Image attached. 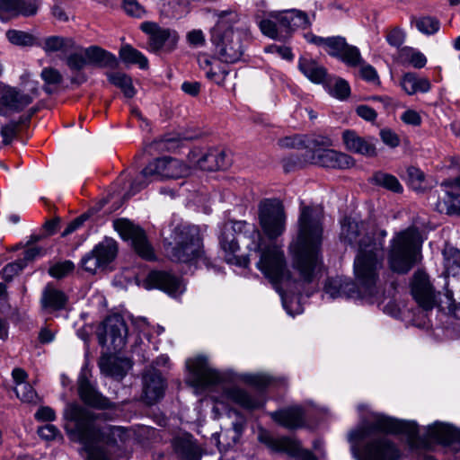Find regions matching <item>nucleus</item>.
<instances>
[{"instance_id":"nucleus-1","label":"nucleus","mask_w":460,"mask_h":460,"mask_svg":"<svg viewBox=\"0 0 460 460\" xmlns=\"http://www.w3.org/2000/svg\"><path fill=\"white\" fill-rule=\"evenodd\" d=\"M66 431L84 444L89 460H113V455L130 438V432L120 426H99L95 414L76 403L64 410Z\"/></svg>"},{"instance_id":"nucleus-2","label":"nucleus","mask_w":460,"mask_h":460,"mask_svg":"<svg viewBox=\"0 0 460 460\" xmlns=\"http://www.w3.org/2000/svg\"><path fill=\"white\" fill-rule=\"evenodd\" d=\"M376 431L406 434L410 447H418L419 431L416 422L375 413L371 424H362L349 433V441L357 460H398L400 458V450L385 437L373 439L362 449L359 448V443Z\"/></svg>"},{"instance_id":"nucleus-3","label":"nucleus","mask_w":460,"mask_h":460,"mask_svg":"<svg viewBox=\"0 0 460 460\" xmlns=\"http://www.w3.org/2000/svg\"><path fill=\"white\" fill-rule=\"evenodd\" d=\"M341 239L358 247L354 260V275L358 291L363 296H371L376 290L379 273L383 267L382 240L368 235L363 222L346 217L341 223Z\"/></svg>"},{"instance_id":"nucleus-4","label":"nucleus","mask_w":460,"mask_h":460,"mask_svg":"<svg viewBox=\"0 0 460 460\" xmlns=\"http://www.w3.org/2000/svg\"><path fill=\"white\" fill-rule=\"evenodd\" d=\"M323 209L319 206L300 207L298 232L289 250L294 266L305 281H311L314 270L319 263V252L323 240Z\"/></svg>"},{"instance_id":"nucleus-5","label":"nucleus","mask_w":460,"mask_h":460,"mask_svg":"<svg viewBox=\"0 0 460 460\" xmlns=\"http://www.w3.org/2000/svg\"><path fill=\"white\" fill-rule=\"evenodd\" d=\"M245 245L250 252L259 253L257 269L272 284H285L291 279L282 246L275 242L267 243L253 226L244 234Z\"/></svg>"},{"instance_id":"nucleus-6","label":"nucleus","mask_w":460,"mask_h":460,"mask_svg":"<svg viewBox=\"0 0 460 460\" xmlns=\"http://www.w3.org/2000/svg\"><path fill=\"white\" fill-rule=\"evenodd\" d=\"M239 15L233 11H224L211 30V42L218 59L225 63H234L243 54L242 33L236 24Z\"/></svg>"},{"instance_id":"nucleus-7","label":"nucleus","mask_w":460,"mask_h":460,"mask_svg":"<svg viewBox=\"0 0 460 460\" xmlns=\"http://www.w3.org/2000/svg\"><path fill=\"white\" fill-rule=\"evenodd\" d=\"M422 238L416 227L397 233L390 242L388 264L397 273L405 274L421 259Z\"/></svg>"},{"instance_id":"nucleus-8","label":"nucleus","mask_w":460,"mask_h":460,"mask_svg":"<svg viewBox=\"0 0 460 460\" xmlns=\"http://www.w3.org/2000/svg\"><path fill=\"white\" fill-rule=\"evenodd\" d=\"M171 239L172 242L166 246V252L172 261L190 263L202 258V241L197 226L178 225L173 228Z\"/></svg>"},{"instance_id":"nucleus-9","label":"nucleus","mask_w":460,"mask_h":460,"mask_svg":"<svg viewBox=\"0 0 460 460\" xmlns=\"http://www.w3.org/2000/svg\"><path fill=\"white\" fill-rule=\"evenodd\" d=\"M190 174V166L177 158L164 156L148 164L130 187L128 197L135 195L154 180L178 179Z\"/></svg>"},{"instance_id":"nucleus-10","label":"nucleus","mask_w":460,"mask_h":460,"mask_svg":"<svg viewBox=\"0 0 460 460\" xmlns=\"http://www.w3.org/2000/svg\"><path fill=\"white\" fill-rule=\"evenodd\" d=\"M259 232L267 243L275 242L287 228V214L282 202L277 199H265L258 205Z\"/></svg>"},{"instance_id":"nucleus-11","label":"nucleus","mask_w":460,"mask_h":460,"mask_svg":"<svg viewBox=\"0 0 460 460\" xmlns=\"http://www.w3.org/2000/svg\"><path fill=\"white\" fill-rule=\"evenodd\" d=\"M186 367L189 371L187 382L196 389L217 385L222 381L219 372L210 366L205 357L188 359Z\"/></svg>"},{"instance_id":"nucleus-12","label":"nucleus","mask_w":460,"mask_h":460,"mask_svg":"<svg viewBox=\"0 0 460 460\" xmlns=\"http://www.w3.org/2000/svg\"><path fill=\"white\" fill-rule=\"evenodd\" d=\"M113 226L124 240L130 241L135 251L144 259H154V252L148 243L143 229L126 218L113 222Z\"/></svg>"},{"instance_id":"nucleus-13","label":"nucleus","mask_w":460,"mask_h":460,"mask_svg":"<svg viewBox=\"0 0 460 460\" xmlns=\"http://www.w3.org/2000/svg\"><path fill=\"white\" fill-rule=\"evenodd\" d=\"M258 439L274 452L286 453L297 460H315L310 451L302 449L300 443L292 438H274L266 429H260Z\"/></svg>"},{"instance_id":"nucleus-14","label":"nucleus","mask_w":460,"mask_h":460,"mask_svg":"<svg viewBox=\"0 0 460 460\" xmlns=\"http://www.w3.org/2000/svg\"><path fill=\"white\" fill-rule=\"evenodd\" d=\"M127 336V325L119 314L107 317L103 322L102 332L98 333L99 342L105 345L110 341L114 349H119L126 344Z\"/></svg>"},{"instance_id":"nucleus-15","label":"nucleus","mask_w":460,"mask_h":460,"mask_svg":"<svg viewBox=\"0 0 460 460\" xmlns=\"http://www.w3.org/2000/svg\"><path fill=\"white\" fill-rule=\"evenodd\" d=\"M188 160L191 166L204 171L225 170L230 164L226 153L217 149L204 152L201 149L195 148L189 153Z\"/></svg>"},{"instance_id":"nucleus-16","label":"nucleus","mask_w":460,"mask_h":460,"mask_svg":"<svg viewBox=\"0 0 460 460\" xmlns=\"http://www.w3.org/2000/svg\"><path fill=\"white\" fill-rule=\"evenodd\" d=\"M144 286L147 289L158 288L172 296H178L185 291L183 280L166 271H151L146 276Z\"/></svg>"},{"instance_id":"nucleus-17","label":"nucleus","mask_w":460,"mask_h":460,"mask_svg":"<svg viewBox=\"0 0 460 460\" xmlns=\"http://www.w3.org/2000/svg\"><path fill=\"white\" fill-rule=\"evenodd\" d=\"M140 29L149 35V49L154 52L159 51L165 46L172 49L179 40L175 31L162 28L156 22H142Z\"/></svg>"},{"instance_id":"nucleus-18","label":"nucleus","mask_w":460,"mask_h":460,"mask_svg":"<svg viewBox=\"0 0 460 460\" xmlns=\"http://www.w3.org/2000/svg\"><path fill=\"white\" fill-rule=\"evenodd\" d=\"M325 51L349 66H357L362 63L359 49L347 44L346 40L341 36L328 37Z\"/></svg>"},{"instance_id":"nucleus-19","label":"nucleus","mask_w":460,"mask_h":460,"mask_svg":"<svg viewBox=\"0 0 460 460\" xmlns=\"http://www.w3.org/2000/svg\"><path fill=\"white\" fill-rule=\"evenodd\" d=\"M411 293L418 304L425 310L436 305L435 293L428 275L421 270L414 273L411 282Z\"/></svg>"},{"instance_id":"nucleus-20","label":"nucleus","mask_w":460,"mask_h":460,"mask_svg":"<svg viewBox=\"0 0 460 460\" xmlns=\"http://www.w3.org/2000/svg\"><path fill=\"white\" fill-rule=\"evenodd\" d=\"M31 103V97L25 96L24 93L14 87L5 86L0 95V115L8 116L20 112Z\"/></svg>"},{"instance_id":"nucleus-21","label":"nucleus","mask_w":460,"mask_h":460,"mask_svg":"<svg viewBox=\"0 0 460 460\" xmlns=\"http://www.w3.org/2000/svg\"><path fill=\"white\" fill-rule=\"evenodd\" d=\"M78 393L82 401L92 407L97 409L112 407V402L95 389L85 372H82L78 378Z\"/></svg>"},{"instance_id":"nucleus-22","label":"nucleus","mask_w":460,"mask_h":460,"mask_svg":"<svg viewBox=\"0 0 460 460\" xmlns=\"http://www.w3.org/2000/svg\"><path fill=\"white\" fill-rule=\"evenodd\" d=\"M312 163L328 168H349L354 164L352 157L332 149H317L313 153Z\"/></svg>"},{"instance_id":"nucleus-23","label":"nucleus","mask_w":460,"mask_h":460,"mask_svg":"<svg viewBox=\"0 0 460 460\" xmlns=\"http://www.w3.org/2000/svg\"><path fill=\"white\" fill-rule=\"evenodd\" d=\"M271 17L278 22L280 29L286 32L296 29H305L310 26V21L307 14L296 9L273 12Z\"/></svg>"},{"instance_id":"nucleus-24","label":"nucleus","mask_w":460,"mask_h":460,"mask_svg":"<svg viewBox=\"0 0 460 460\" xmlns=\"http://www.w3.org/2000/svg\"><path fill=\"white\" fill-rule=\"evenodd\" d=\"M378 283L379 281L376 283V290L373 295L363 296L358 291L356 280L355 284L351 285L349 283L342 284L341 279H329L324 286V296L327 299H334L342 296L354 297L356 296L361 298H372L378 292Z\"/></svg>"},{"instance_id":"nucleus-25","label":"nucleus","mask_w":460,"mask_h":460,"mask_svg":"<svg viewBox=\"0 0 460 460\" xmlns=\"http://www.w3.org/2000/svg\"><path fill=\"white\" fill-rule=\"evenodd\" d=\"M342 140L347 150L366 156H375L376 149L372 137H362L354 130H345Z\"/></svg>"},{"instance_id":"nucleus-26","label":"nucleus","mask_w":460,"mask_h":460,"mask_svg":"<svg viewBox=\"0 0 460 460\" xmlns=\"http://www.w3.org/2000/svg\"><path fill=\"white\" fill-rule=\"evenodd\" d=\"M269 415L279 425L288 429L300 428L305 423L303 408L298 405L271 411Z\"/></svg>"},{"instance_id":"nucleus-27","label":"nucleus","mask_w":460,"mask_h":460,"mask_svg":"<svg viewBox=\"0 0 460 460\" xmlns=\"http://www.w3.org/2000/svg\"><path fill=\"white\" fill-rule=\"evenodd\" d=\"M220 246L225 252V260L227 263L246 267L249 259L240 258L235 255L239 250V244L232 227H225L220 236Z\"/></svg>"},{"instance_id":"nucleus-28","label":"nucleus","mask_w":460,"mask_h":460,"mask_svg":"<svg viewBox=\"0 0 460 460\" xmlns=\"http://www.w3.org/2000/svg\"><path fill=\"white\" fill-rule=\"evenodd\" d=\"M427 437L444 445H449L454 442L460 443V430L448 423L439 421H436L427 427Z\"/></svg>"},{"instance_id":"nucleus-29","label":"nucleus","mask_w":460,"mask_h":460,"mask_svg":"<svg viewBox=\"0 0 460 460\" xmlns=\"http://www.w3.org/2000/svg\"><path fill=\"white\" fill-rule=\"evenodd\" d=\"M40 302L41 308L50 313L64 309L68 302V296L52 284H48L42 290Z\"/></svg>"},{"instance_id":"nucleus-30","label":"nucleus","mask_w":460,"mask_h":460,"mask_svg":"<svg viewBox=\"0 0 460 460\" xmlns=\"http://www.w3.org/2000/svg\"><path fill=\"white\" fill-rule=\"evenodd\" d=\"M144 394L147 403H155L163 397L164 393V380L161 374L156 371L146 373L143 376Z\"/></svg>"},{"instance_id":"nucleus-31","label":"nucleus","mask_w":460,"mask_h":460,"mask_svg":"<svg viewBox=\"0 0 460 460\" xmlns=\"http://www.w3.org/2000/svg\"><path fill=\"white\" fill-rule=\"evenodd\" d=\"M226 396L230 401L239 404L247 410H255L264 405V400L261 396H252L246 391L233 387L226 391Z\"/></svg>"},{"instance_id":"nucleus-32","label":"nucleus","mask_w":460,"mask_h":460,"mask_svg":"<svg viewBox=\"0 0 460 460\" xmlns=\"http://www.w3.org/2000/svg\"><path fill=\"white\" fill-rule=\"evenodd\" d=\"M300 71L314 84H326L329 77L324 66L309 58H300L298 64Z\"/></svg>"},{"instance_id":"nucleus-33","label":"nucleus","mask_w":460,"mask_h":460,"mask_svg":"<svg viewBox=\"0 0 460 460\" xmlns=\"http://www.w3.org/2000/svg\"><path fill=\"white\" fill-rule=\"evenodd\" d=\"M87 64H93L103 67H114L117 66V59L112 54L102 49L93 46L84 49Z\"/></svg>"},{"instance_id":"nucleus-34","label":"nucleus","mask_w":460,"mask_h":460,"mask_svg":"<svg viewBox=\"0 0 460 460\" xmlns=\"http://www.w3.org/2000/svg\"><path fill=\"white\" fill-rule=\"evenodd\" d=\"M400 84L402 90L409 95H413L417 93H428L430 90L429 81L424 77H418L413 73L405 74Z\"/></svg>"},{"instance_id":"nucleus-35","label":"nucleus","mask_w":460,"mask_h":460,"mask_svg":"<svg viewBox=\"0 0 460 460\" xmlns=\"http://www.w3.org/2000/svg\"><path fill=\"white\" fill-rule=\"evenodd\" d=\"M100 367L105 375L116 379H122L129 367V364L126 359L103 358L100 362Z\"/></svg>"},{"instance_id":"nucleus-36","label":"nucleus","mask_w":460,"mask_h":460,"mask_svg":"<svg viewBox=\"0 0 460 460\" xmlns=\"http://www.w3.org/2000/svg\"><path fill=\"white\" fill-rule=\"evenodd\" d=\"M93 252L100 260L104 267L111 263L117 255L118 245L117 243L111 238H106L99 244H97Z\"/></svg>"},{"instance_id":"nucleus-37","label":"nucleus","mask_w":460,"mask_h":460,"mask_svg":"<svg viewBox=\"0 0 460 460\" xmlns=\"http://www.w3.org/2000/svg\"><path fill=\"white\" fill-rule=\"evenodd\" d=\"M42 48L46 53L57 51L67 53L75 49V43L72 38L50 36L44 40Z\"/></svg>"},{"instance_id":"nucleus-38","label":"nucleus","mask_w":460,"mask_h":460,"mask_svg":"<svg viewBox=\"0 0 460 460\" xmlns=\"http://www.w3.org/2000/svg\"><path fill=\"white\" fill-rule=\"evenodd\" d=\"M119 57L124 63L137 65L142 69L148 67L147 58L130 45H125L120 49Z\"/></svg>"},{"instance_id":"nucleus-39","label":"nucleus","mask_w":460,"mask_h":460,"mask_svg":"<svg viewBox=\"0 0 460 460\" xmlns=\"http://www.w3.org/2000/svg\"><path fill=\"white\" fill-rule=\"evenodd\" d=\"M175 451L181 460H199V447L191 440H177L175 442Z\"/></svg>"},{"instance_id":"nucleus-40","label":"nucleus","mask_w":460,"mask_h":460,"mask_svg":"<svg viewBox=\"0 0 460 460\" xmlns=\"http://www.w3.org/2000/svg\"><path fill=\"white\" fill-rule=\"evenodd\" d=\"M108 80L119 87L127 98H132L136 91L132 84L131 78L126 74L115 72L108 74Z\"/></svg>"},{"instance_id":"nucleus-41","label":"nucleus","mask_w":460,"mask_h":460,"mask_svg":"<svg viewBox=\"0 0 460 460\" xmlns=\"http://www.w3.org/2000/svg\"><path fill=\"white\" fill-rule=\"evenodd\" d=\"M40 77L44 81L43 89L49 94L54 93L63 80L62 75L53 67L43 68Z\"/></svg>"},{"instance_id":"nucleus-42","label":"nucleus","mask_w":460,"mask_h":460,"mask_svg":"<svg viewBox=\"0 0 460 460\" xmlns=\"http://www.w3.org/2000/svg\"><path fill=\"white\" fill-rule=\"evenodd\" d=\"M411 24L425 35H432L440 28V22L430 16L413 17Z\"/></svg>"},{"instance_id":"nucleus-43","label":"nucleus","mask_w":460,"mask_h":460,"mask_svg":"<svg viewBox=\"0 0 460 460\" xmlns=\"http://www.w3.org/2000/svg\"><path fill=\"white\" fill-rule=\"evenodd\" d=\"M437 208L440 212H446L449 215H460V195L447 191L443 202L439 201Z\"/></svg>"},{"instance_id":"nucleus-44","label":"nucleus","mask_w":460,"mask_h":460,"mask_svg":"<svg viewBox=\"0 0 460 460\" xmlns=\"http://www.w3.org/2000/svg\"><path fill=\"white\" fill-rule=\"evenodd\" d=\"M372 179L376 184L380 185L389 190L397 193L402 191V186L397 178L394 175L378 172L373 175Z\"/></svg>"},{"instance_id":"nucleus-45","label":"nucleus","mask_w":460,"mask_h":460,"mask_svg":"<svg viewBox=\"0 0 460 460\" xmlns=\"http://www.w3.org/2000/svg\"><path fill=\"white\" fill-rule=\"evenodd\" d=\"M325 84H327L328 86L329 93L337 99L344 100L349 95V85L343 79L336 78L334 79L333 84H332V82L328 78L327 83Z\"/></svg>"},{"instance_id":"nucleus-46","label":"nucleus","mask_w":460,"mask_h":460,"mask_svg":"<svg viewBox=\"0 0 460 460\" xmlns=\"http://www.w3.org/2000/svg\"><path fill=\"white\" fill-rule=\"evenodd\" d=\"M400 57L416 68H421L427 63V58L422 53L410 47L402 48L400 49Z\"/></svg>"},{"instance_id":"nucleus-47","label":"nucleus","mask_w":460,"mask_h":460,"mask_svg":"<svg viewBox=\"0 0 460 460\" xmlns=\"http://www.w3.org/2000/svg\"><path fill=\"white\" fill-rule=\"evenodd\" d=\"M6 38L12 44L17 46L26 47L34 44V37L22 31L9 30L6 31Z\"/></svg>"},{"instance_id":"nucleus-48","label":"nucleus","mask_w":460,"mask_h":460,"mask_svg":"<svg viewBox=\"0 0 460 460\" xmlns=\"http://www.w3.org/2000/svg\"><path fill=\"white\" fill-rule=\"evenodd\" d=\"M20 0H0V19L6 21L19 16Z\"/></svg>"},{"instance_id":"nucleus-49","label":"nucleus","mask_w":460,"mask_h":460,"mask_svg":"<svg viewBox=\"0 0 460 460\" xmlns=\"http://www.w3.org/2000/svg\"><path fill=\"white\" fill-rule=\"evenodd\" d=\"M15 394L18 398L25 402L36 403L38 401V394L32 385L27 383H21L20 385L15 387Z\"/></svg>"},{"instance_id":"nucleus-50","label":"nucleus","mask_w":460,"mask_h":460,"mask_svg":"<svg viewBox=\"0 0 460 460\" xmlns=\"http://www.w3.org/2000/svg\"><path fill=\"white\" fill-rule=\"evenodd\" d=\"M272 13H270V18L261 21L260 29L264 35L272 39H277L279 36V31L283 30L279 28V22L271 17Z\"/></svg>"},{"instance_id":"nucleus-51","label":"nucleus","mask_w":460,"mask_h":460,"mask_svg":"<svg viewBox=\"0 0 460 460\" xmlns=\"http://www.w3.org/2000/svg\"><path fill=\"white\" fill-rule=\"evenodd\" d=\"M74 269L75 264L71 261H65L51 266L49 270V273L55 279H62L72 272Z\"/></svg>"},{"instance_id":"nucleus-52","label":"nucleus","mask_w":460,"mask_h":460,"mask_svg":"<svg viewBox=\"0 0 460 460\" xmlns=\"http://www.w3.org/2000/svg\"><path fill=\"white\" fill-rule=\"evenodd\" d=\"M228 75V70L221 66L218 63L215 64L210 69L206 71V76L215 84L221 85Z\"/></svg>"},{"instance_id":"nucleus-53","label":"nucleus","mask_w":460,"mask_h":460,"mask_svg":"<svg viewBox=\"0 0 460 460\" xmlns=\"http://www.w3.org/2000/svg\"><path fill=\"white\" fill-rule=\"evenodd\" d=\"M81 266L90 273H95L98 270L105 268L93 251L83 257Z\"/></svg>"},{"instance_id":"nucleus-54","label":"nucleus","mask_w":460,"mask_h":460,"mask_svg":"<svg viewBox=\"0 0 460 460\" xmlns=\"http://www.w3.org/2000/svg\"><path fill=\"white\" fill-rule=\"evenodd\" d=\"M405 37V32L402 29L394 28L387 32L385 39L390 46L400 49L404 43Z\"/></svg>"},{"instance_id":"nucleus-55","label":"nucleus","mask_w":460,"mask_h":460,"mask_svg":"<svg viewBox=\"0 0 460 460\" xmlns=\"http://www.w3.org/2000/svg\"><path fill=\"white\" fill-rule=\"evenodd\" d=\"M24 267L25 262L21 260L9 263L2 270V278L5 281H11Z\"/></svg>"},{"instance_id":"nucleus-56","label":"nucleus","mask_w":460,"mask_h":460,"mask_svg":"<svg viewBox=\"0 0 460 460\" xmlns=\"http://www.w3.org/2000/svg\"><path fill=\"white\" fill-rule=\"evenodd\" d=\"M66 64L72 70H81L86 65H88L84 53V49H81L79 52L71 54L66 59Z\"/></svg>"},{"instance_id":"nucleus-57","label":"nucleus","mask_w":460,"mask_h":460,"mask_svg":"<svg viewBox=\"0 0 460 460\" xmlns=\"http://www.w3.org/2000/svg\"><path fill=\"white\" fill-rule=\"evenodd\" d=\"M125 12L137 18H142L146 13L144 7L137 0H123Z\"/></svg>"},{"instance_id":"nucleus-58","label":"nucleus","mask_w":460,"mask_h":460,"mask_svg":"<svg viewBox=\"0 0 460 460\" xmlns=\"http://www.w3.org/2000/svg\"><path fill=\"white\" fill-rule=\"evenodd\" d=\"M401 119L403 123L413 127H419L422 123L420 112L412 109L404 111L401 115Z\"/></svg>"},{"instance_id":"nucleus-59","label":"nucleus","mask_w":460,"mask_h":460,"mask_svg":"<svg viewBox=\"0 0 460 460\" xmlns=\"http://www.w3.org/2000/svg\"><path fill=\"white\" fill-rule=\"evenodd\" d=\"M19 15L32 16L37 13L39 3L37 0H20Z\"/></svg>"},{"instance_id":"nucleus-60","label":"nucleus","mask_w":460,"mask_h":460,"mask_svg":"<svg viewBox=\"0 0 460 460\" xmlns=\"http://www.w3.org/2000/svg\"><path fill=\"white\" fill-rule=\"evenodd\" d=\"M39 436L46 440H54L61 437L60 431L53 424H46L38 429Z\"/></svg>"},{"instance_id":"nucleus-61","label":"nucleus","mask_w":460,"mask_h":460,"mask_svg":"<svg viewBox=\"0 0 460 460\" xmlns=\"http://www.w3.org/2000/svg\"><path fill=\"white\" fill-rule=\"evenodd\" d=\"M244 380L245 382L259 388L265 387L271 382L270 377L264 374L248 375L245 376Z\"/></svg>"},{"instance_id":"nucleus-62","label":"nucleus","mask_w":460,"mask_h":460,"mask_svg":"<svg viewBox=\"0 0 460 460\" xmlns=\"http://www.w3.org/2000/svg\"><path fill=\"white\" fill-rule=\"evenodd\" d=\"M187 40L193 47H201L205 44V35L201 30H192L187 33Z\"/></svg>"},{"instance_id":"nucleus-63","label":"nucleus","mask_w":460,"mask_h":460,"mask_svg":"<svg viewBox=\"0 0 460 460\" xmlns=\"http://www.w3.org/2000/svg\"><path fill=\"white\" fill-rule=\"evenodd\" d=\"M382 141L390 147H396L400 144V139L397 134L390 129H383L380 132Z\"/></svg>"},{"instance_id":"nucleus-64","label":"nucleus","mask_w":460,"mask_h":460,"mask_svg":"<svg viewBox=\"0 0 460 460\" xmlns=\"http://www.w3.org/2000/svg\"><path fill=\"white\" fill-rule=\"evenodd\" d=\"M357 114L367 121H374L376 119V112L374 109L367 105H359L356 109Z\"/></svg>"}]
</instances>
